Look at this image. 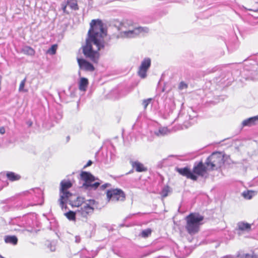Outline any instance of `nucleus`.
<instances>
[{"mask_svg":"<svg viewBox=\"0 0 258 258\" xmlns=\"http://www.w3.org/2000/svg\"><path fill=\"white\" fill-rule=\"evenodd\" d=\"M67 5L74 10H78V7L76 0H68Z\"/></svg>","mask_w":258,"mask_h":258,"instance_id":"obj_23","label":"nucleus"},{"mask_svg":"<svg viewBox=\"0 0 258 258\" xmlns=\"http://www.w3.org/2000/svg\"><path fill=\"white\" fill-rule=\"evenodd\" d=\"M77 61L80 68L82 70L92 72L95 69L94 66L91 63L84 59L78 58Z\"/></svg>","mask_w":258,"mask_h":258,"instance_id":"obj_14","label":"nucleus"},{"mask_svg":"<svg viewBox=\"0 0 258 258\" xmlns=\"http://www.w3.org/2000/svg\"><path fill=\"white\" fill-rule=\"evenodd\" d=\"M258 120V115L243 120L242 124L244 126H251L255 124V122Z\"/></svg>","mask_w":258,"mask_h":258,"instance_id":"obj_17","label":"nucleus"},{"mask_svg":"<svg viewBox=\"0 0 258 258\" xmlns=\"http://www.w3.org/2000/svg\"><path fill=\"white\" fill-rule=\"evenodd\" d=\"M51 251H54V250H55V249H54H54H53V248H51Z\"/></svg>","mask_w":258,"mask_h":258,"instance_id":"obj_39","label":"nucleus"},{"mask_svg":"<svg viewBox=\"0 0 258 258\" xmlns=\"http://www.w3.org/2000/svg\"><path fill=\"white\" fill-rule=\"evenodd\" d=\"M26 82V78L21 82L20 86H19V91L20 92H27L28 91L27 89H24V86H25Z\"/></svg>","mask_w":258,"mask_h":258,"instance_id":"obj_25","label":"nucleus"},{"mask_svg":"<svg viewBox=\"0 0 258 258\" xmlns=\"http://www.w3.org/2000/svg\"><path fill=\"white\" fill-rule=\"evenodd\" d=\"M137 25L132 20H126L121 22L119 26L118 30L120 31V33L127 31V30L132 29L133 27Z\"/></svg>","mask_w":258,"mask_h":258,"instance_id":"obj_13","label":"nucleus"},{"mask_svg":"<svg viewBox=\"0 0 258 258\" xmlns=\"http://www.w3.org/2000/svg\"><path fill=\"white\" fill-rule=\"evenodd\" d=\"M131 164L137 172H143L147 170V168L139 161H132Z\"/></svg>","mask_w":258,"mask_h":258,"instance_id":"obj_15","label":"nucleus"},{"mask_svg":"<svg viewBox=\"0 0 258 258\" xmlns=\"http://www.w3.org/2000/svg\"><path fill=\"white\" fill-rule=\"evenodd\" d=\"M169 130L166 127H160L158 130L155 132V135L157 136H163L169 133Z\"/></svg>","mask_w":258,"mask_h":258,"instance_id":"obj_20","label":"nucleus"},{"mask_svg":"<svg viewBox=\"0 0 258 258\" xmlns=\"http://www.w3.org/2000/svg\"><path fill=\"white\" fill-rule=\"evenodd\" d=\"M150 58L146 57L143 59L139 67L138 74L140 78L144 79L147 77V72L151 66Z\"/></svg>","mask_w":258,"mask_h":258,"instance_id":"obj_9","label":"nucleus"},{"mask_svg":"<svg viewBox=\"0 0 258 258\" xmlns=\"http://www.w3.org/2000/svg\"><path fill=\"white\" fill-rule=\"evenodd\" d=\"M237 258H251V255L248 253H239L237 255Z\"/></svg>","mask_w":258,"mask_h":258,"instance_id":"obj_30","label":"nucleus"},{"mask_svg":"<svg viewBox=\"0 0 258 258\" xmlns=\"http://www.w3.org/2000/svg\"><path fill=\"white\" fill-rule=\"evenodd\" d=\"M224 163V157L219 152H214L206 160L205 164L208 170H217L220 168Z\"/></svg>","mask_w":258,"mask_h":258,"instance_id":"obj_3","label":"nucleus"},{"mask_svg":"<svg viewBox=\"0 0 258 258\" xmlns=\"http://www.w3.org/2000/svg\"><path fill=\"white\" fill-rule=\"evenodd\" d=\"M5 133V128L4 127H0V134L2 135L4 134Z\"/></svg>","mask_w":258,"mask_h":258,"instance_id":"obj_34","label":"nucleus"},{"mask_svg":"<svg viewBox=\"0 0 258 258\" xmlns=\"http://www.w3.org/2000/svg\"><path fill=\"white\" fill-rule=\"evenodd\" d=\"M90 27L86 45L83 46V52L86 57L96 63L99 57L98 51L104 47L103 38L105 34L99 20H92Z\"/></svg>","mask_w":258,"mask_h":258,"instance_id":"obj_1","label":"nucleus"},{"mask_svg":"<svg viewBox=\"0 0 258 258\" xmlns=\"http://www.w3.org/2000/svg\"><path fill=\"white\" fill-rule=\"evenodd\" d=\"M255 195L256 192L252 190H248L247 191L243 192V197L247 199H251Z\"/></svg>","mask_w":258,"mask_h":258,"instance_id":"obj_24","label":"nucleus"},{"mask_svg":"<svg viewBox=\"0 0 258 258\" xmlns=\"http://www.w3.org/2000/svg\"><path fill=\"white\" fill-rule=\"evenodd\" d=\"M107 197L109 200L113 201H123L125 199V195L121 189H112L107 191Z\"/></svg>","mask_w":258,"mask_h":258,"instance_id":"obj_8","label":"nucleus"},{"mask_svg":"<svg viewBox=\"0 0 258 258\" xmlns=\"http://www.w3.org/2000/svg\"><path fill=\"white\" fill-rule=\"evenodd\" d=\"M207 165L204 164L202 161L195 163L192 170V173L196 175L204 176L206 173Z\"/></svg>","mask_w":258,"mask_h":258,"instance_id":"obj_11","label":"nucleus"},{"mask_svg":"<svg viewBox=\"0 0 258 258\" xmlns=\"http://www.w3.org/2000/svg\"><path fill=\"white\" fill-rule=\"evenodd\" d=\"M72 186V184L70 181L62 180L60 182V198L58 202L62 209L64 207L66 199L71 197L72 194L68 191V189Z\"/></svg>","mask_w":258,"mask_h":258,"instance_id":"obj_5","label":"nucleus"},{"mask_svg":"<svg viewBox=\"0 0 258 258\" xmlns=\"http://www.w3.org/2000/svg\"><path fill=\"white\" fill-rule=\"evenodd\" d=\"M176 171L182 176L193 180H197L198 176L195 175L187 167L181 168H177Z\"/></svg>","mask_w":258,"mask_h":258,"instance_id":"obj_12","label":"nucleus"},{"mask_svg":"<svg viewBox=\"0 0 258 258\" xmlns=\"http://www.w3.org/2000/svg\"><path fill=\"white\" fill-rule=\"evenodd\" d=\"M149 32V29L147 27L138 26L137 25L133 28L127 31H125L120 33V36L122 38H135L140 34L147 33Z\"/></svg>","mask_w":258,"mask_h":258,"instance_id":"obj_7","label":"nucleus"},{"mask_svg":"<svg viewBox=\"0 0 258 258\" xmlns=\"http://www.w3.org/2000/svg\"><path fill=\"white\" fill-rule=\"evenodd\" d=\"M22 52L27 55H33L35 54V50L30 46H25L22 49Z\"/></svg>","mask_w":258,"mask_h":258,"instance_id":"obj_21","label":"nucleus"},{"mask_svg":"<svg viewBox=\"0 0 258 258\" xmlns=\"http://www.w3.org/2000/svg\"><path fill=\"white\" fill-rule=\"evenodd\" d=\"M77 214L76 212L75 213L73 211H70L69 212L65 213V216L70 220H74L75 219V215Z\"/></svg>","mask_w":258,"mask_h":258,"instance_id":"obj_26","label":"nucleus"},{"mask_svg":"<svg viewBox=\"0 0 258 258\" xmlns=\"http://www.w3.org/2000/svg\"><path fill=\"white\" fill-rule=\"evenodd\" d=\"M51 251H54V250H55V249H54H54H53V248H51Z\"/></svg>","mask_w":258,"mask_h":258,"instance_id":"obj_40","label":"nucleus"},{"mask_svg":"<svg viewBox=\"0 0 258 258\" xmlns=\"http://www.w3.org/2000/svg\"><path fill=\"white\" fill-rule=\"evenodd\" d=\"M98 203L94 200H87L85 203L76 211V214L82 217L87 218L97 208Z\"/></svg>","mask_w":258,"mask_h":258,"instance_id":"obj_4","label":"nucleus"},{"mask_svg":"<svg viewBox=\"0 0 258 258\" xmlns=\"http://www.w3.org/2000/svg\"><path fill=\"white\" fill-rule=\"evenodd\" d=\"M81 179L84 181L83 186L86 189H96L100 184L99 182L93 183L96 179L90 172L82 171L80 174Z\"/></svg>","mask_w":258,"mask_h":258,"instance_id":"obj_6","label":"nucleus"},{"mask_svg":"<svg viewBox=\"0 0 258 258\" xmlns=\"http://www.w3.org/2000/svg\"><path fill=\"white\" fill-rule=\"evenodd\" d=\"M88 85V81L86 78H82L79 82V89L85 91Z\"/></svg>","mask_w":258,"mask_h":258,"instance_id":"obj_18","label":"nucleus"},{"mask_svg":"<svg viewBox=\"0 0 258 258\" xmlns=\"http://www.w3.org/2000/svg\"><path fill=\"white\" fill-rule=\"evenodd\" d=\"M224 258H234V257L231 255H228V256L224 257Z\"/></svg>","mask_w":258,"mask_h":258,"instance_id":"obj_38","label":"nucleus"},{"mask_svg":"<svg viewBox=\"0 0 258 258\" xmlns=\"http://www.w3.org/2000/svg\"><path fill=\"white\" fill-rule=\"evenodd\" d=\"M86 258H92V257H86Z\"/></svg>","mask_w":258,"mask_h":258,"instance_id":"obj_41","label":"nucleus"},{"mask_svg":"<svg viewBox=\"0 0 258 258\" xmlns=\"http://www.w3.org/2000/svg\"><path fill=\"white\" fill-rule=\"evenodd\" d=\"M170 191L169 187L168 186H165L162 190L160 194L163 198L166 197Z\"/></svg>","mask_w":258,"mask_h":258,"instance_id":"obj_27","label":"nucleus"},{"mask_svg":"<svg viewBox=\"0 0 258 258\" xmlns=\"http://www.w3.org/2000/svg\"><path fill=\"white\" fill-rule=\"evenodd\" d=\"M151 98H149V99H145V100H143L142 104H143V105L144 106V107L145 109H146L148 105L151 102Z\"/></svg>","mask_w":258,"mask_h":258,"instance_id":"obj_31","label":"nucleus"},{"mask_svg":"<svg viewBox=\"0 0 258 258\" xmlns=\"http://www.w3.org/2000/svg\"><path fill=\"white\" fill-rule=\"evenodd\" d=\"M92 164V162L91 160H89L87 162V164L84 166V168H85L87 167H88V166H90Z\"/></svg>","mask_w":258,"mask_h":258,"instance_id":"obj_35","label":"nucleus"},{"mask_svg":"<svg viewBox=\"0 0 258 258\" xmlns=\"http://www.w3.org/2000/svg\"><path fill=\"white\" fill-rule=\"evenodd\" d=\"M237 226L238 229L242 231L249 232L251 229V225L244 222L238 223Z\"/></svg>","mask_w":258,"mask_h":258,"instance_id":"obj_16","label":"nucleus"},{"mask_svg":"<svg viewBox=\"0 0 258 258\" xmlns=\"http://www.w3.org/2000/svg\"><path fill=\"white\" fill-rule=\"evenodd\" d=\"M151 233V230L150 229H147L143 231L141 233V235L143 237H147L149 236Z\"/></svg>","mask_w":258,"mask_h":258,"instance_id":"obj_28","label":"nucleus"},{"mask_svg":"<svg viewBox=\"0 0 258 258\" xmlns=\"http://www.w3.org/2000/svg\"><path fill=\"white\" fill-rule=\"evenodd\" d=\"M204 219L203 216L199 213H191L186 217V229L190 234H194L198 232L201 222Z\"/></svg>","mask_w":258,"mask_h":258,"instance_id":"obj_2","label":"nucleus"},{"mask_svg":"<svg viewBox=\"0 0 258 258\" xmlns=\"http://www.w3.org/2000/svg\"><path fill=\"white\" fill-rule=\"evenodd\" d=\"M56 48H57L56 45H53L48 50L47 52L50 54H54L56 52Z\"/></svg>","mask_w":258,"mask_h":258,"instance_id":"obj_29","label":"nucleus"},{"mask_svg":"<svg viewBox=\"0 0 258 258\" xmlns=\"http://www.w3.org/2000/svg\"><path fill=\"white\" fill-rule=\"evenodd\" d=\"M67 6V5L64 3H63L61 5L62 9L63 12H66Z\"/></svg>","mask_w":258,"mask_h":258,"instance_id":"obj_33","label":"nucleus"},{"mask_svg":"<svg viewBox=\"0 0 258 258\" xmlns=\"http://www.w3.org/2000/svg\"><path fill=\"white\" fill-rule=\"evenodd\" d=\"M5 241L7 243H11L16 245L18 242V239L16 236H6L5 238Z\"/></svg>","mask_w":258,"mask_h":258,"instance_id":"obj_19","label":"nucleus"},{"mask_svg":"<svg viewBox=\"0 0 258 258\" xmlns=\"http://www.w3.org/2000/svg\"><path fill=\"white\" fill-rule=\"evenodd\" d=\"M7 177L12 181L18 180L20 178V176L19 175L16 174L13 172H8L7 173Z\"/></svg>","mask_w":258,"mask_h":258,"instance_id":"obj_22","label":"nucleus"},{"mask_svg":"<svg viewBox=\"0 0 258 258\" xmlns=\"http://www.w3.org/2000/svg\"><path fill=\"white\" fill-rule=\"evenodd\" d=\"M187 87V85L184 83L183 82H181L179 85V88L180 89H183L184 88H186Z\"/></svg>","mask_w":258,"mask_h":258,"instance_id":"obj_32","label":"nucleus"},{"mask_svg":"<svg viewBox=\"0 0 258 258\" xmlns=\"http://www.w3.org/2000/svg\"><path fill=\"white\" fill-rule=\"evenodd\" d=\"M108 184H104V185H102L101 186V188H102V189H105V188H106V187L108 186Z\"/></svg>","mask_w":258,"mask_h":258,"instance_id":"obj_36","label":"nucleus"},{"mask_svg":"<svg viewBox=\"0 0 258 258\" xmlns=\"http://www.w3.org/2000/svg\"><path fill=\"white\" fill-rule=\"evenodd\" d=\"M76 242H78V243L80 242V237L76 236Z\"/></svg>","mask_w":258,"mask_h":258,"instance_id":"obj_37","label":"nucleus"},{"mask_svg":"<svg viewBox=\"0 0 258 258\" xmlns=\"http://www.w3.org/2000/svg\"><path fill=\"white\" fill-rule=\"evenodd\" d=\"M67 203H69L72 207H79L82 206L85 202L84 198L81 197H76L75 195L72 194L71 197L69 198L68 199H66L63 208H67L66 204Z\"/></svg>","mask_w":258,"mask_h":258,"instance_id":"obj_10","label":"nucleus"}]
</instances>
